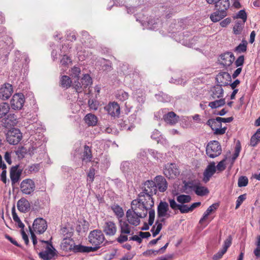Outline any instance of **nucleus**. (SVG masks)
<instances>
[{
    "label": "nucleus",
    "mask_w": 260,
    "mask_h": 260,
    "mask_svg": "<svg viewBox=\"0 0 260 260\" xmlns=\"http://www.w3.org/2000/svg\"><path fill=\"white\" fill-rule=\"evenodd\" d=\"M84 120L86 124L88 126H95L98 123L97 117L91 113H88L85 115L84 118Z\"/></svg>",
    "instance_id": "28"
},
{
    "label": "nucleus",
    "mask_w": 260,
    "mask_h": 260,
    "mask_svg": "<svg viewBox=\"0 0 260 260\" xmlns=\"http://www.w3.org/2000/svg\"><path fill=\"white\" fill-rule=\"evenodd\" d=\"M225 161V159H224L221 160L216 167V170L217 169L219 172H221L224 170L226 168Z\"/></svg>",
    "instance_id": "54"
},
{
    "label": "nucleus",
    "mask_w": 260,
    "mask_h": 260,
    "mask_svg": "<svg viewBox=\"0 0 260 260\" xmlns=\"http://www.w3.org/2000/svg\"><path fill=\"white\" fill-rule=\"evenodd\" d=\"M13 87L11 84L5 83L0 88V99L3 100H8L13 93Z\"/></svg>",
    "instance_id": "13"
},
{
    "label": "nucleus",
    "mask_w": 260,
    "mask_h": 260,
    "mask_svg": "<svg viewBox=\"0 0 260 260\" xmlns=\"http://www.w3.org/2000/svg\"><path fill=\"white\" fill-rule=\"evenodd\" d=\"M218 206V205L217 204H213L210 206L204 213L209 215L212 212L216 210Z\"/></svg>",
    "instance_id": "57"
},
{
    "label": "nucleus",
    "mask_w": 260,
    "mask_h": 260,
    "mask_svg": "<svg viewBox=\"0 0 260 260\" xmlns=\"http://www.w3.org/2000/svg\"><path fill=\"white\" fill-rule=\"evenodd\" d=\"M22 171L18 169V166L12 167L10 170V178L12 184L18 182L20 179Z\"/></svg>",
    "instance_id": "23"
},
{
    "label": "nucleus",
    "mask_w": 260,
    "mask_h": 260,
    "mask_svg": "<svg viewBox=\"0 0 260 260\" xmlns=\"http://www.w3.org/2000/svg\"><path fill=\"white\" fill-rule=\"evenodd\" d=\"M81 73V69L80 68L77 67H74L71 69V76L73 77L77 78L78 79L79 76Z\"/></svg>",
    "instance_id": "49"
},
{
    "label": "nucleus",
    "mask_w": 260,
    "mask_h": 260,
    "mask_svg": "<svg viewBox=\"0 0 260 260\" xmlns=\"http://www.w3.org/2000/svg\"><path fill=\"white\" fill-rule=\"evenodd\" d=\"M142 191L139 194H142L143 196L150 200H153L152 196L157 192V187L156 183L152 180H147L143 184L142 186Z\"/></svg>",
    "instance_id": "5"
},
{
    "label": "nucleus",
    "mask_w": 260,
    "mask_h": 260,
    "mask_svg": "<svg viewBox=\"0 0 260 260\" xmlns=\"http://www.w3.org/2000/svg\"><path fill=\"white\" fill-rule=\"evenodd\" d=\"M60 85L62 87L65 88H69L72 84L71 78L66 75L62 76L60 79Z\"/></svg>",
    "instance_id": "39"
},
{
    "label": "nucleus",
    "mask_w": 260,
    "mask_h": 260,
    "mask_svg": "<svg viewBox=\"0 0 260 260\" xmlns=\"http://www.w3.org/2000/svg\"><path fill=\"white\" fill-rule=\"evenodd\" d=\"M37 248L34 247L36 250L40 251L38 254L40 258L43 260H54L56 255V250L52 244L48 241L40 240L39 244L37 243Z\"/></svg>",
    "instance_id": "2"
},
{
    "label": "nucleus",
    "mask_w": 260,
    "mask_h": 260,
    "mask_svg": "<svg viewBox=\"0 0 260 260\" xmlns=\"http://www.w3.org/2000/svg\"><path fill=\"white\" fill-rule=\"evenodd\" d=\"M259 141V139L252 136L250 139V145L252 146H255Z\"/></svg>",
    "instance_id": "63"
},
{
    "label": "nucleus",
    "mask_w": 260,
    "mask_h": 260,
    "mask_svg": "<svg viewBox=\"0 0 260 260\" xmlns=\"http://www.w3.org/2000/svg\"><path fill=\"white\" fill-rule=\"evenodd\" d=\"M240 151V147L239 145H237L235 147L234 154L232 158V164H233L234 162L235 161V160H236V159L238 157V156L239 155Z\"/></svg>",
    "instance_id": "58"
},
{
    "label": "nucleus",
    "mask_w": 260,
    "mask_h": 260,
    "mask_svg": "<svg viewBox=\"0 0 260 260\" xmlns=\"http://www.w3.org/2000/svg\"><path fill=\"white\" fill-rule=\"evenodd\" d=\"M120 232V233H125L126 234H131V226L127 222V221L122 220H119Z\"/></svg>",
    "instance_id": "29"
},
{
    "label": "nucleus",
    "mask_w": 260,
    "mask_h": 260,
    "mask_svg": "<svg viewBox=\"0 0 260 260\" xmlns=\"http://www.w3.org/2000/svg\"><path fill=\"white\" fill-rule=\"evenodd\" d=\"M194 192L198 196H204L209 193V190L207 187L202 186L199 182Z\"/></svg>",
    "instance_id": "38"
},
{
    "label": "nucleus",
    "mask_w": 260,
    "mask_h": 260,
    "mask_svg": "<svg viewBox=\"0 0 260 260\" xmlns=\"http://www.w3.org/2000/svg\"><path fill=\"white\" fill-rule=\"evenodd\" d=\"M47 224L46 221L43 218H36L32 224V228L29 226L30 233L31 235V239L32 241L34 247L37 248V239L35 234V232L37 234H41L45 232L47 230Z\"/></svg>",
    "instance_id": "3"
},
{
    "label": "nucleus",
    "mask_w": 260,
    "mask_h": 260,
    "mask_svg": "<svg viewBox=\"0 0 260 260\" xmlns=\"http://www.w3.org/2000/svg\"><path fill=\"white\" fill-rule=\"evenodd\" d=\"M17 206L18 210L22 213L27 212L30 209L29 202L25 198H21L17 202Z\"/></svg>",
    "instance_id": "24"
},
{
    "label": "nucleus",
    "mask_w": 260,
    "mask_h": 260,
    "mask_svg": "<svg viewBox=\"0 0 260 260\" xmlns=\"http://www.w3.org/2000/svg\"><path fill=\"white\" fill-rule=\"evenodd\" d=\"M221 64L224 66L228 67L232 64L235 60L234 54L230 52L224 53L220 55Z\"/></svg>",
    "instance_id": "21"
},
{
    "label": "nucleus",
    "mask_w": 260,
    "mask_h": 260,
    "mask_svg": "<svg viewBox=\"0 0 260 260\" xmlns=\"http://www.w3.org/2000/svg\"><path fill=\"white\" fill-rule=\"evenodd\" d=\"M216 172V166L214 162H212L205 169L203 175V180L205 183L208 182L210 178Z\"/></svg>",
    "instance_id": "19"
},
{
    "label": "nucleus",
    "mask_w": 260,
    "mask_h": 260,
    "mask_svg": "<svg viewBox=\"0 0 260 260\" xmlns=\"http://www.w3.org/2000/svg\"><path fill=\"white\" fill-rule=\"evenodd\" d=\"M232 238L231 236H228V237L224 241L222 248L227 251L228 248L232 244Z\"/></svg>",
    "instance_id": "52"
},
{
    "label": "nucleus",
    "mask_w": 260,
    "mask_h": 260,
    "mask_svg": "<svg viewBox=\"0 0 260 260\" xmlns=\"http://www.w3.org/2000/svg\"><path fill=\"white\" fill-rule=\"evenodd\" d=\"M88 238L89 243L93 246L92 248H94L95 251L107 243L104 234L102 231L99 230H94L91 231L89 234Z\"/></svg>",
    "instance_id": "4"
},
{
    "label": "nucleus",
    "mask_w": 260,
    "mask_h": 260,
    "mask_svg": "<svg viewBox=\"0 0 260 260\" xmlns=\"http://www.w3.org/2000/svg\"><path fill=\"white\" fill-rule=\"evenodd\" d=\"M248 179L245 176H241L238 179V185L240 187L246 186L248 184Z\"/></svg>",
    "instance_id": "48"
},
{
    "label": "nucleus",
    "mask_w": 260,
    "mask_h": 260,
    "mask_svg": "<svg viewBox=\"0 0 260 260\" xmlns=\"http://www.w3.org/2000/svg\"><path fill=\"white\" fill-rule=\"evenodd\" d=\"M153 206V200H150L148 197L147 199L142 194H139L138 198L134 200L131 203V208L140 214L141 217H146L148 211L153 210L152 208Z\"/></svg>",
    "instance_id": "1"
},
{
    "label": "nucleus",
    "mask_w": 260,
    "mask_h": 260,
    "mask_svg": "<svg viewBox=\"0 0 260 260\" xmlns=\"http://www.w3.org/2000/svg\"><path fill=\"white\" fill-rule=\"evenodd\" d=\"M116 98L121 101H124L128 98V94L123 90H120L116 94Z\"/></svg>",
    "instance_id": "45"
},
{
    "label": "nucleus",
    "mask_w": 260,
    "mask_h": 260,
    "mask_svg": "<svg viewBox=\"0 0 260 260\" xmlns=\"http://www.w3.org/2000/svg\"><path fill=\"white\" fill-rule=\"evenodd\" d=\"M231 18H226L220 22V25L222 27H226L228 25H229L231 23Z\"/></svg>",
    "instance_id": "64"
},
{
    "label": "nucleus",
    "mask_w": 260,
    "mask_h": 260,
    "mask_svg": "<svg viewBox=\"0 0 260 260\" xmlns=\"http://www.w3.org/2000/svg\"><path fill=\"white\" fill-rule=\"evenodd\" d=\"M22 135L20 131L13 128L8 131L6 134L7 142L11 145L17 144L22 139Z\"/></svg>",
    "instance_id": "7"
},
{
    "label": "nucleus",
    "mask_w": 260,
    "mask_h": 260,
    "mask_svg": "<svg viewBox=\"0 0 260 260\" xmlns=\"http://www.w3.org/2000/svg\"><path fill=\"white\" fill-rule=\"evenodd\" d=\"M103 232L107 236H113L117 232L115 223L111 221H106L103 227Z\"/></svg>",
    "instance_id": "17"
},
{
    "label": "nucleus",
    "mask_w": 260,
    "mask_h": 260,
    "mask_svg": "<svg viewBox=\"0 0 260 260\" xmlns=\"http://www.w3.org/2000/svg\"><path fill=\"white\" fill-rule=\"evenodd\" d=\"M225 104V100L224 99H220L219 100L210 102L208 106L212 109H215L223 106Z\"/></svg>",
    "instance_id": "42"
},
{
    "label": "nucleus",
    "mask_w": 260,
    "mask_h": 260,
    "mask_svg": "<svg viewBox=\"0 0 260 260\" xmlns=\"http://www.w3.org/2000/svg\"><path fill=\"white\" fill-rule=\"evenodd\" d=\"M217 81L221 84V85H226L231 81V76L227 72H223L219 73L216 76Z\"/></svg>",
    "instance_id": "22"
},
{
    "label": "nucleus",
    "mask_w": 260,
    "mask_h": 260,
    "mask_svg": "<svg viewBox=\"0 0 260 260\" xmlns=\"http://www.w3.org/2000/svg\"><path fill=\"white\" fill-rule=\"evenodd\" d=\"M199 182L196 181H184V188L186 192L194 191Z\"/></svg>",
    "instance_id": "33"
},
{
    "label": "nucleus",
    "mask_w": 260,
    "mask_h": 260,
    "mask_svg": "<svg viewBox=\"0 0 260 260\" xmlns=\"http://www.w3.org/2000/svg\"><path fill=\"white\" fill-rule=\"evenodd\" d=\"M70 48L69 45H64L60 50V53L59 55L62 56L60 59V63L61 66L65 69L68 68L69 65L72 63L71 58L67 55V52L69 51ZM62 70H64V69L62 68Z\"/></svg>",
    "instance_id": "11"
},
{
    "label": "nucleus",
    "mask_w": 260,
    "mask_h": 260,
    "mask_svg": "<svg viewBox=\"0 0 260 260\" xmlns=\"http://www.w3.org/2000/svg\"><path fill=\"white\" fill-rule=\"evenodd\" d=\"M164 221L165 218L161 219L160 221L157 220L156 221L155 225L152 226L151 232L152 233V236L153 237H155L159 234L162 227V222Z\"/></svg>",
    "instance_id": "32"
},
{
    "label": "nucleus",
    "mask_w": 260,
    "mask_h": 260,
    "mask_svg": "<svg viewBox=\"0 0 260 260\" xmlns=\"http://www.w3.org/2000/svg\"><path fill=\"white\" fill-rule=\"evenodd\" d=\"M226 15V11H222L220 9L212 14L210 18L213 22H216L224 18Z\"/></svg>",
    "instance_id": "27"
},
{
    "label": "nucleus",
    "mask_w": 260,
    "mask_h": 260,
    "mask_svg": "<svg viewBox=\"0 0 260 260\" xmlns=\"http://www.w3.org/2000/svg\"><path fill=\"white\" fill-rule=\"evenodd\" d=\"M237 18H241L243 23H245L247 20V15L244 10H240L237 15Z\"/></svg>",
    "instance_id": "50"
},
{
    "label": "nucleus",
    "mask_w": 260,
    "mask_h": 260,
    "mask_svg": "<svg viewBox=\"0 0 260 260\" xmlns=\"http://www.w3.org/2000/svg\"><path fill=\"white\" fill-rule=\"evenodd\" d=\"M160 136V133L157 129H154V131L152 132L151 137L152 139L155 140L156 141H158V139Z\"/></svg>",
    "instance_id": "60"
},
{
    "label": "nucleus",
    "mask_w": 260,
    "mask_h": 260,
    "mask_svg": "<svg viewBox=\"0 0 260 260\" xmlns=\"http://www.w3.org/2000/svg\"><path fill=\"white\" fill-rule=\"evenodd\" d=\"M94 169L93 168H90L88 173V177L90 179V181L92 182L94 178Z\"/></svg>",
    "instance_id": "62"
},
{
    "label": "nucleus",
    "mask_w": 260,
    "mask_h": 260,
    "mask_svg": "<svg viewBox=\"0 0 260 260\" xmlns=\"http://www.w3.org/2000/svg\"><path fill=\"white\" fill-rule=\"evenodd\" d=\"M73 250L75 252H90L95 251L94 248L90 246H85L82 245H75Z\"/></svg>",
    "instance_id": "30"
},
{
    "label": "nucleus",
    "mask_w": 260,
    "mask_h": 260,
    "mask_svg": "<svg viewBox=\"0 0 260 260\" xmlns=\"http://www.w3.org/2000/svg\"><path fill=\"white\" fill-rule=\"evenodd\" d=\"M92 81L88 74H85L81 79L80 81H75L73 86L77 92H81L84 89L91 85Z\"/></svg>",
    "instance_id": "8"
},
{
    "label": "nucleus",
    "mask_w": 260,
    "mask_h": 260,
    "mask_svg": "<svg viewBox=\"0 0 260 260\" xmlns=\"http://www.w3.org/2000/svg\"><path fill=\"white\" fill-rule=\"evenodd\" d=\"M10 107L7 103H0V119L4 117L9 112Z\"/></svg>",
    "instance_id": "40"
},
{
    "label": "nucleus",
    "mask_w": 260,
    "mask_h": 260,
    "mask_svg": "<svg viewBox=\"0 0 260 260\" xmlns=\"http://www.w3.org/2000/svg\"><path fill=\"white\" fill-rule=\"evenodd\" d=\"M169 209L168 204L166 202L161 201L157 206V214L158 217L169 218L170 216V213H168Z\"/></svg>",
    "instance_id": "15"
},
{
    "label": "nucleus",
    "mask_w": 260,
    "mask_h": 260,
    "mask_svg": "<svg viewBox=\"0 0 260 260\" xmlns=\"http://www.w3.org/2000/svg\"><path fill=\"white\" fill-rule=\"evenodd\" d=\"M126 216L128 223L135 226H137L140 224V218L145 217L140 216V214L137 213V212L132 208L127 211Z\"/></svg>",
    "instance_id": "9"
},
{
    "label": "nucleus",
    "mask_w": 260,
    "mask_h": 260,
    "mask_svg": "<svg viewBox=\"0 0 260 260\" xmlns=\"http://www.w3.org/2000/svg\"><path fill=\"white\" fill-rule=\"evenodd\" d=\"M149 219L148 224L144 223V225L141 228L143 231H147L149 229V226L152 225L154 222L155 218V211L154 210H150L149 212Z\"/></svg>",
    "instance_id": "31"
},
{
    "label": "nucleus",
    "mask_w": 260,
    "mask_h": 260,
    "mask_svg": "<svg viewBox=\"0 0 260 260\" xmlns=\"http://www.w3.org/2000/svg\"><path fill=\"white\" fill-rule=\"evenodd\" d=\"M105 109L108 114L113 117H118L120 113V106L116 102L110 103L105 107Z\"/></svg>",
    "instance_id": "16"
},
{
    "label": "nucleus",
    "mask_w": 260,
    "mask_h": 260,
    "mask_svg": "<svg viewBox=\"0 0 260 260\" xmlns=\"http://www.w3.org/2000/svg\"><path fill=\"white\" fill-rule=\"evenodd\" d=\"M158 189L160 192L165 191L168 187V184L166 179L161 176H157L155 177L154 181Z\"/></svg>",
    "instance_id": "20"
},
{
    "label": "nucleus",
    "mask_w": 260,
    "mask_h": 260,
    "mask_svg": "<svg viewBox=\"0 0 260 260\" xmlns=\"http://www.w3.org/2000/svg\"><path fill=\"white\" fill-rule=\"evenodd\" d=\"M248 43L245 40H242L241 43H240L238 46L235 49V51L238 53L244 52L247 50V45Z\"/></svg>",
    "instance_id": "43"
},
{
    "label": "nucleus",
    "mask_w": 260,
    "mask_h": 260,
    "mask_svg": "<svg viewBox=\"0 0 260 260\" xmlns=\"http://www.w3.org/2000/svg\"><path fill=\"white\" fill-rule=\"evenodd\" d=\"M92 158L91 151L89 146L85 145L84 147V152L82 155V160L85 162H89Z\"/></svg>",
    "instance_id": "37"
},
{
    "label": "nucleus",
    "mask_w": 260,
    "mask_h": 260,
    "mask_svg": "<svg viewBox=\"0 0 260 260\" xmlns=\"http://www.w3.org/2000/svg\"><path fill=\"white\" fill-rule=\"evenodd\" d=\"M246 194L240 195L236 201V209H238L242 204L243 201L246 199Z\"/></svg>",
    "instance_id": "53"
},
{
    "label": "nucleus",
    "mask_w": 260,
    "mask_h": 260,
    "mask_svg": "<svg viewBox=\"0 0 260 260\" xmlns=\"http://www.w3.org/2000/svg\"><path fill=\"white\" fill-rule=\"evenodd\" d=\"M207 124L209 125L212 129L214 131L216 135H223L225 133L226 127H219L218 126V122L215 119H210L208 120Z\"/></svg>",
    "instance_id": "18"
},
{
    "label": "nucleus",
    "mask_w": 260,
    "mask_h": 260,
    "mask_svg": "<svg viewBox=\"0 0 260 260\" xmlns=\"http://www.w3.org/2000/svg\"><path fill=\"white\" fill-rule=\"evenodd\" d=\"M223 90L221 85H216L212 89L211 96L213 99L220 98L222 97Z\"/></svg>",
    "instance_id": "34"
},
{
    "label": "nucleus",
    "mask_w": 260,
    "mask_h": 260,
    "mask_svg": "<svg viewBox=\"0 0 260 260\" xmlns=\"http://www.w3.org/2000/svg\"><path fill=\"white\" fill-rule=\"evenodd\" d=\"M226 252L225 250H224L223 248H222L221 250H220L217 253L215 254L213 256V260H218L220 259L223 255Z\"/></svg>",
    "instance_id": "55"
},
{
    "label": "nucleus",
    "mask_w": 260,
    "mask_h": 260,
    "mask_svg": "<svg viewBox=\"0 0 260 260\" xmlns=\"http://www.w3.org/2000/svg\"><path fill=\"white\" fill-rule=\"evenodd\" d=\"M191 200V197L189 195L181 194L177 197V202L182 204L188 203L190 202Z\"/></svg>",
    "instance_id": "44"
},
{
    "label": "nucleus",
    "mask_w": 260,
    "mask_h": 260,
    "mask_svg": "<svg viewBox=\"0 0 260 260\" xmlns=\"http://www.w3.org/2000/svg\"><path fill=\"white\" fill-rule=\"evenodd\" d=\"M34 182L30 179L23 180L20 184V189L23 193L30 194L35 190Z\"/></svg>",
    "instance_id": "12"
},
{
    "label": "nucleus",
    "mask_w": 260,
    "mask_h": 260,
    "mask_svg": "<svg viewBox=\"0 0 260 260\" xmlns=\"http://www.w3.org/2000/svg\"><path fill=\"white\" fill-rule=\"evenodd\" d=\"M216 120L218 122V126L219 127H221V122L224 123H230L233 120V117H230L228 118H222L220 117H216Z\"/></svg>",
    "instance_id": "47"
},
{
    "label": "nucleus",
    "mask_w": 260,
    "mask_h": 260,
    "mask_svg": "<svg viewBox=\"0 0 260 260\" xmlns=\"http://www.w3.org/2000/svg\"><path fill=\"white\" fill-rule=\"evenodd\" d=\"M201 205V202H196L190 206L188 205H180L179 210L181 213H187L192 212L195 208Z\"/></svg>",
    "instance_id": "25"
},
{
    "label": "nucleus",
    "mask_w": 260,
    "mask_h": 260,
    "mask_svg": "<svg viewBox=\"0 0 260 260\" xmlns=\"http://www.w3.org/2000/svg\"><path fill=\"white\" fill-rule=\"evenodd\" d=\"M112 211L118 218H122L124 215V212L122 208L119 205L116 204L111 206Z\"/></svg>",
    "instance_id": "41"
},
{
    "label": "nucleus",
    "mask_w": 260,
    "mask_h": 260,
    "mask_svg": "<svg viewBox=\"0 0 260 260\" xmlns=\"http://www.w3.org/2000/svg\"><path fill=\"white\" fill-rule=\"evenodd\" d=\"M164 174L169 178H174L179 174V171L175 164H167L164 170Z\"/></svg>",
    "instance_id": "14"
},
{
    "label": "nucleus",
    "mask_w": 260,
    "mask_h": 260,
    "mask_svg": "<svg viewBox=\"0 0 260 260\" xmlns=\"http://www.w3.org/2000/svg\"><path fill=\"white\" fill-rule=\"evenodd\" d=\"M24 101L23 94L21 93L15 94L10 102L12 108L14 110L21 109L23 106Z\"/></svg>",
    "instance_id": "10"
},
{
    "label": "nucleus",
    "mask_w": 260,
    "mask_h": 260,
    "mask_svg": "<svg viewBox=\"0 0 260 260\" xmlns=\"http://www.w3.org/2000/svg\"><path fill=\"white\" fill-rule=\"evenodd\" d=\"M215 7L217 10H221L227 12L230 7L229 0H219L215 4Z\"/></svg>",
    "instance_id": "35"
},
{
    "label": "nucleus",
    "mask_w": 260,
    "mask_h": 260,
    "mask_svg": "<svg viewBox=\"0 0 260 260\" xmlns=\"http://www.w3.org/2000/svg\"><path fill=\"white\" fill-rule=\"evenodd\" d=\"M117 241L119 243H122L128 240V237L125 233H120V235L116 239Z\"/></svg>",
    "instance_id": "56"
},
{
    "label": "nucleus",
    "mask_w": 260,
    "mask_h": 260,
    "mask_svg": "<svg viewBox=\"0 0 260 260\" xmlns=\"http://www.w3.org/2000/svg\"><path fill=\"white\" fill-rule=\"evenodd\" d=\"M171 208L174 210L179 209V206L180 204H177L174 199H170L169 200Z\"/></svg>",
    "instance_id": "61"
},
{
    "label": "nucleus",
    "mask_w": 260,
    "mask_h": 260,
    "mask_svg": "<svg viewBox=\"0 0 260 260\" xmlns=\"http://www.w3.org/2000/svg\"><path fill=\"white\" fill-rule=\"evenodd\" d=\"M244 61V56L243 55L240 56L235 61V65L237 67L242 66Z\"/></svg>",
    "instance_id": "59"
},
{
    "label": "nucleus",
    "mask_w": 260,
    "mask_h": 260,
    "mask_svg": "<svg viewBox=\"0 0 260 260\" xmlns=\"http://www.w3.org/2000/svg\"><path fill=\"white\" fill-rule=\"evenodd\" d=\"M165 122L171 125L176 123L179 119V117L173 112H170L164 116Z\"/></svg>",
    "instance_id": "26"
},
{
    "label": "nucleus",
    "mask_w": 260,
    "mask_h": 260,
    "mask_svg": "<svg viewBox=\"0 0 260 260\" xmlns=\"http://www.w3.org/2000/svg\"><path fill=\"white\" fill-rule=\"evenodd\" d=\"M222 149L220 143L217 141L209 142L206 147L207 155L210 158H215L221 153Z\"/></svg>",
    "instance_id": "6"
},
{
    "label": "nucleus",
    "mask_w": 260,
    "mask_h": 260,
    "mask_svg": "<svg viewBox=\"0 0 260 260\" xmlns=\"http://www.w3.org/2000/svg\"><path fill=\"white\" fill-rule=\"evenodd\" d=\"M60 234L62 236L63 239L68 240V238H71L73 234V230L69 227H63L60 230Z\"/></svg>",
    "instance_id": "36"
},
{
    "label": "nucleus",
    "mask_w": 260,
    "mask_h": 260,
    "mask_svg": "<svg viewBox=\"0 0 260 260\" xmlns=\"http://www.w3.org/2000/svg\"><path fill=\"white\" fill-rule=\"evenodd\" d=\"M244 24V23H243V22L238 21H236L233 28L234 33L235 35L240 34L242 30Z\"/></svg>",
    "instance_id": "46"
},
{
    "label": "nucleus",
    "mask_w": 260,
    "mask_h": 260,
    "mask_svg": "<svg viewBox=\"0 0 260 260\" xmlns=\"http://www.w3.org/2000/svg\"><path fill=\"white\" fill-rule=\"evenodd\" d=\"M72 242V239L71 238H68V240L67 241L65 239H63L62 242L61 243L62 246L63 247L64 249H71L72 248V245L71 243Z\"/></svg>",
    "instance_id": "51"
}]
</instances>
